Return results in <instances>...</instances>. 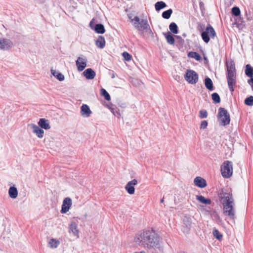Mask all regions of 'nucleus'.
Listing matches in <instances>:
<instances>
[{
  "label": "nucleus",
  "mask_w": 253,
  "mask_h": 253,
  "mask_svg": "<svg viewBox=\"0 0 253 253\" xmlns=\"http://www.w3.org/2000/svg\"><path fill=\"white\" fill-rule=\"evenodd\" d=\"M84 76L87 80H92L96 75L95 72L91 68H88L83 72Z\"/></svg>",
  "instance_id": "17"
},
{
  "label": "nucleus",
  "mask_w": 253,
  "mask_h": 253,
  "mask_svg": "<svg viewBox=\"0 0 253 253\" xmlns=\"http://www.w3.org/2000/svg\"><path fill=\"white\" fill-rule=\"evenodd\" d=\"M205 86L207 89L210 90H213V84L211 80L209 78H207L205 80Z\"/></svg>",
  "instance_id": "24"
},
{
  "label": "nucleus",
  "mask_w": 253,
  "mask_h": 253,
  "mask_svg": "<svg viewBox=\"0 0 253 253\" xmlns=\"http://www.w3.org/2000/svg\"><path fill=\"white\" fill-rule=\"evenodd\" d=\"M166 6V4L163 1H158L155 4V9L157 11L165 8Z\"/></svg>",
  "instance_id": "30"
},
{
  "label": "nucleus",
  "mask_w": 253,
  "mask_h": 253,
  "mask_svg": "<svg viewBox=\"0 0 253 253\" xmlns=\"http://www.w3.org/2000/svg\"><path fill=\"white\" fill-rule=\"evenodd\" d=\"M101 95L104 97L105 99L106 100L109 101L111 99V97L109 94L107 92V91L105 89H101Z\"/></svg>",
  "instance_id": "34"
},
{
  "label": "nucleus",
  "mask_w": 253,
  "mask_h": 253,
  "mask_svg": "<svg viewBox=\"0 0 253 253\" xmlns=\"http://www.w3.org/2000/svg\"><path fill=\"white\" fill-rule=\"evenodd\" d=\"M8 195L12 199H15L18 196V190L14 186L10 187L8 190Z\"/></svg>",
  "instance_id": "20"
},
{
  "label": "nucleus",
  "mask_w": 253,
  "mask_h": 253,
  "mask_svg": "<svg viewBox=\"0 0 253 253\" xmlns=\"http://www.w3.org/2000/svg\"><path fill=\"white\" fill-rule=\"evenodd\" d=\"M169 29L170 31L173 34L178 33L177 26L175 23H171L169 26Z\"/></svg>",
  "instance_id": "29"
},
{
  "label": "nucleus",
  "mask_w": 253,
  "mask_h": 253,
  "mask_svg": "<svg viewBox=\"0 0 253 253\" xmlns=\"http://www.w3.org/2000/svg\"><path fill=\"white\" fill-rule=\"evenodd\" d=\"M138 183L137 180L134 179L131 181H129L125 186V189L126 192L130 195H132L135 192L134 186Z\"/></svg>",
  "instance_id": "13"
},
{
  "label": "nucleus",
  "mask_w": 253,
  "mask_h": 253,
  "mask_svg": "<svg viewBox=\"0 0 253 253\" xmlns=\"http://www.w3.org/2000/svg\"><path fill=\"white\" fill-rule=\"evenodd\" d=\"M95 31L99 34H103L105 31L104 26L101 24H97L95 25Z\"/></svg>",
  "instance_id": "28"
},
{
  "label": "nucleus",
  "mask_w": 253,
  "mask_h": 253,
  "mask_svg": "<svg viewBox=\"0 0 253 253\" xmlns=\"http://www.w3.org/2000/svg\"><path fill=\"white\" fill-rule=\"evenodd\" d=\"M232 13L233 15L238 16L240 15L241 13L240 10L238 7H234L232 8Z\"/></svg>",
  "instance_id": "37"
},
{
  "label": "nucleus",
  "mask_w": 253,
  "mask_h": 253,
  "mask_svg": "<svg viewBox=\"0 0 253 253\" xmlns=\"http://www.w3.org/2000/svg\"><path fill=\"white\" fill-rule=\"evenodd\" d=\"M134 253H146L144 251H141L140 252H135Z\"/></svg>",
  "instance_id": "44"
},
{
  "label": "nucleus",
  "mask_w": 253,
  "mask_h": 253,
  "mask_svg": "<svg viewBox=\"0 0 253 253\" xmlns=\"http://www.w3.org/2000/svg\"><path fill=\"white\" fill-rule=\"evenodd\" d=\"M172 13L171 9H168L162 13V16L165 19H169Z\"/></svg>",
  "instance_id": "32"
},
{
  "label": "nucleus",
  "mask_w": 253,
  "mask_h": 253,
  "mask_svg": "<svg viewBox=\"0 0 253 253\" xmlns=\"http://www.w3.org/2000/svg\"><path fill=\"white\" fill-rule=\"evenodd\" d=\"M188 56L193 58L197 60H199L201 59V56L198 53L196 52H190L188 53Z\"/></svg>",
  "instance_id": "33"
},
{
  "label": "nucleus",
  "mask_w": 253,
  "mask_h": 253,
  "mask_svg": "<svg viewBox=\"0 0 253 253\" xmlns=\"http://www.w3.org/2000/svg\"><path fill=\"white\" fill-rule=\"evenodd\" d=\"M248 83L251 85L252 89L253 90V77L248 81Z\"/></svg>",
  "instance_id": "42"
},
{
  "label": "nucleus",
  "mask_w": 253,
  "mask_h": 253,
  "mask_svg": "<svg viewBox=\"0 0 253 253\" xmlns=\"http://www.w3.org/2000/svg\"><path fill=\"white\" fill-rule=\"evenodd\" d=\"M96 45L100 48H103L105 45V40L104 37L101 36H99L96 41Z\"/></svg>",
  "instance_id": "22"
},
{
  "label": "nucleus",
  "mask_w": 253,
  "mask_h": 253,
  "mask_svg": "<svg viewBox=\"0 0 253 253\" xmlns=\"http://www.w3.org/2000/svg\"><path fill=\"white\" fill-rule=\"evenodd\" d=\"M91 111L90 110L89 106L86 104H83L81 107V115L84 118L89 117L91 114Z\"/></svg>",
  "instance_id": "15"
},
{
  "label": "nucleus",
  "mask_w": 253,
  "mask_h": 253,
  "mask_svg": "<svg viewBox=\"0 0 253 253\" xmlns=\"http://www.w3.org/2000/svg\"><path fill=\"white\" fill-rule=\"evenodd\" d=\"M109 109L115 116L119 118L121 116L120 110L117 108L110 107Z\"/></svg>",
  "instance_id": "31"
},
{
  "label": "nucleus",
  "mask_w": 253,
  "mask_h": 253,
  "mask_svg": "<svg viewBox=\"0 0 253 253\" xmlns=\"http://www.w3.org/2000/svg\"><path fill=\"white\" fill-rule=\"evenodd\" d=\"M185 79L191 84H195L198 81V75L194 71L191 70H187L185 75Z\"/></svg>",
  "instance_id": "8"
},
{
  "label": "nucleus",
  "mask_w": 253,
  "mask_h": 253,
  "mask_svg": "<svg viewBox=\"0 0 253 253\" xmlns=\"http://www.w3.org/2000/svg\"><path fill=\"white\" fill-rule=\"evenodd\" d=\"M227 80L229 88L231 92H233L236 83V69L235 64L233 63L227 65Z\"/></svg>",
  "instance_id": "3"
},
{
  "label": "nucleus",
  "mask_w": 253,
  "mask_h": 253,
  "mask_svg": "<svg viewBox=\"0 0 253 253\" xmlns=\"http://www.w3.org/2000/svg\"><path fill=\"white\" fill-rule=\"evenodd\" d=\"M128 17L133 27L137 30L139 31L149 30L151 31L147 20L140 19L137 16H134L133 18H132L131 16H129Z\"/></svg>",
  "instance_id": "4"
},
{
  "label": "nucleus",
  "mask_w": 253,
  "mask_h": 253,
  "mask_svg": "<svg viewBox=\"0 0 253 253\" xmlns=\"http://www.w3.org/2000/svg\"><path fill=\"white\" fill-rule=\"evenodd\" d=\"M219 197L221 200L223 207L224 213L228 215L230 218L234 219L235 211L234 208V201L232 193L227 192L222 189L219 193Z\"/></svg>",
  "instance_id": "2"
},
{
  "label": "nucleus",
  "mask_w": 253,
  "mask_h": 253,
  "mask_svg": "<svg viewBox=\"0 0 253 253\" xmlns=\"http://www.w3.org/2000/svg\"><path fill=\"white\" fill-rule=\"evenodd\" d=\"M218 119L219 125L221 126H225L229 124L230 122V116L226 109L223 108L219 109Z\"/></svg>",
  "instance_id": "5"
},
{
  "label": "nucleus",
  "mask_w": 253,
  "mask_h": 253,
  "mask_svg": "<svg viewBox=\"0 0 253 253\" xmlns=\"http://www.w3.org/2000/svg\"><path fill=\"white\" fill-rule=\"evenodd\" d=\"M246 75L249 77H253V68L250 65L248 64L246 66L245 70Z\"/></svg>",
  "instance_id": "27"
},
{
  "label": "nucleus",
  "mask_w": 253,
  "mask_h": 253,
  "mask_svg": "<svg viewBox=\"0 0 253 253\" xmlns=\"http://www.w3.org/2000/svg\"><path fill=\"white\" fill-rule=\"evenodd\" d=\"M93 23V20H91L90 22V25L91 26L92 24Z\"/></svg>",
  "instance_id": "46"
},
{
  "label": "nucleus",
  "mask_w": 253,
  "mask_h": 253,
  "mask_svg": "<svg viewBox=\"0 0 253 253\" xmlns=\"http://www.w3.org/2000/svg\"><path fill=\"white\" fill-rule=\"evenodd\" d=\"M216 33L211 25H209L206 27L205 31L203 32L201 34L203 40L207 43L209 42L210 37L211 39H214Z\"/></svg>",
  "instance_id": "7"
},
{
  "label": "nucleus",
  "mask_w": 253,
  "mask_h": 253,
  "mask_svg": "<svg viewBox=\"0 0 253 253\" xmlns=\"http://www.w3.org/2000/svg\"><path fill=\"white\" fill-rule=\"evenodd\" d=\"M208 126V122L207 121H202L200 125V129H205Z\"/></svg>",
  "instance_id": "41"
},
{
  "label": "nucleus",
  "mask_w": 253,
  "mask_h": 253,
  "mask_svg": "<svg viewBox=\"0 0 253 253\" xmlns=\"http://www.w3.org/2000/svg\"><path fill=\"white\" fill-rule=\"evenodd\" d=\"M123 56L126 61H129L131 60V56L127 52H124L122 54Z\"/></svg>",
  "instance_id": "40"
},
{
  "label": "nucleus",
  "mask_w": 253,
  "mask_h": 253,
  "mask_svg": "<svg viewBox=\"0 0 253 253\" xmlns=\"http://www.w3.org/2000/svg\"><path fill=\"white\" fill-rule=\"evenodd\" d=\"M38 126L42 128L45 130L49 129L51 126L49 124V121L44 118H41L38 123Z\"/></svg>",
  "instance_id": "16"
},
{
  "label": "nucleus",
  "mask_w": 253,
  "mask_h": 253,
  "mask_svg": "<svg viewBox=\"0 0 253 253\" xmlns=\"http://www.w3.org/2000/svg\"><path fill=\"white\" fill-rule=\"evenodd\" d=\"M199 117L201 119L206 118L208 117V112L205 110H201L199 111Z\"/></svg>",
  "instance_id": "38"
},
{
  "label": "nucleus",
  "mask_w": 253,
  "mask_h": 253,
  "mask_svg": "<svg viewBox=\"0 0 253 253\" xmlns=\"http://www.w3.org/2000/svg\"><path fill=\"white\" fill-rule=\"evenodd\" d=\"M184 226L182 228L183 232L185 234H188L192 225L191 222L188 218L186 217L184 219Z\"/></svg>",
  "instance_id": "19"
},
{
  "label": "nucleus",
  "mask_w": 253,
  "mask_h": 253,
  "mask_svg": "<svg viewBox=\"0 0 253 253\" xmlns=\"http://www.w3.org/2000/svg\"><path fill=\"white\" fill-rule=\"evenodd\" d=\"M221 173L225 178L230 177L233 173V165L232 162L227 161L221 166Z\"/></svg>",
  "instance_id": "6"
},
{
  "label": "nucleus",
  "mask_w": 253,
  "mask_h": 253,
  "mask_svg": "<svg viewBox=\"0 0 253 253\" xmlns=\"http://www.w3.org/2000/svg\"><path fill=\"white\" fill-rule=\"evenodd\" d=\"M72 204V200L71 198L69 197L65 198L62 205L61 213H65L68 212Z\"/></svg>",
  "instance_id": "12"
},
{
  "label": "nucleus",
  "mask_w": 253,
  "mask_h": 253,
  "mask_svg": "<svg viewBox=\"0 0 253 253\" xmlns=\"http://www.w3.org/2000/svg\"><path fill=\"white\" fill-rule=\"evenodd\" d=\"M51 74L55 77L59 81H63L65 79L64 76L58 71H56L55 70L51 69Z\"/></svg>",
  "instance_id": "21"
},
{
  "label": "nucleus",
  "mask_w": 253,
  "mask_h": 253,
  "mask_svg": "<svg viewBox=\"0 0 253 253\" xmlns=\"http://www.w3.org/2000/svg\"><path fill=\"white\" fill-rule=\"evenodd\" d=\"M196 199L201 203L205 205H210L211 204V201L210 199H206L202 195H197Z\"/></svg>",
  "instance_id": "23"
},
{
  "label": "nucleus",
  "mask_w": 253,
  "mask_h": 253,
  "mask_svg": "<svg viewBox=\"0 0 253 253\" xmlns=\"http://www.w3.org/2000/svg\"><path fill=\"white\" fill-rule=\"evenodd\" d=\"M69 232L70 233H72L74 236L77 238L79 237V231L78 229V225L75 222H71L69 226Z\"/></svg>",
  "instance_id": "14"
},
{
  "label": "nucleus",
  "mask_w": 253,
  "mask_h": 253,
  "mask_svg": "<svg viewBox=\"0 0 253 253\" xmlns=\"http://www.w3.org/2000/svg\"><path fill=\"white\" fill-rule=\"evenodd\" d=\"M212 99L215 103L220 102V98L217 93H213L211 95Z\"/></svg>",
  "instance_id": "35"
},
{
  "label": "nucleus",
  "mask_w": 253,
  "mask_h": 253,
  "mask_svg": "<svg viewBox=\"0 0 253 253\" xmlns=\"http://www.w3.org/2000/svg\"><path fill=\"white\" fill-rule=\"evenodd\" d=\"M165 35L167 41L169 44H173L174 43V39L169 32L165 34Z\"/></svg>",
  "instance_id": "25"
},
{
  "label": "nucleus",
  "mask_w": 253,
  "mask_h": 253,
  "mask_svg": "<svg viewBox=\"0 0 253 253\" xmlns=\"http://www.w3.org/2000/svg\"><path fill=\"white\" fill-rule=\"evenodd\" d=\"M245 103L247 105L253 106V96H250L247 98L245 100Z\"/></svg>",
  "instance_id": "36"
},
{
  "label": "nucleus",
  "mask_w": 253,
  "mask_h": 253,
  "mask_svg": "<svg viewBox=\"0 0 253 253\" xmlns=\"http://www.w3.org/2000/svg\"><path fill=\"white\" fill-rule=\"evenodd\" d=\"M110 75H111V78L113 79L115 78L116 76V73L113 71L110 72Z\"/></svg>",
  "instance_id": "43"
},
{
  "label": "nucleus",
  "mask_w": 253,
  "mask_h": 253,
  "mask_svg": "<svg viewBox=\"0 0 253 253\" xmlns=\"http://www.w3.org/2000/svg\"><path fill=\"white\" fill-rule=\"evenodd\" d=\"M60 242L54 239H51L48 242L49 247L51 248H56L59 245Z\"/></svg>",
  "instance_id": "26"
},
{
  "label": "nucleus",
  "mask_w": 253,
  "mask_h": 253,
  "mask_svg": "<svg viewBox=\"0 0 253 253\" xmlns=\"http://www.w3.org/2000/svg\"><path fill=\"white\" fill-rule=\"evenodd\" d=\"M213 234L215 238H216L218 240L221 239L222 237V235L220 233V232L216 229L213 230Z\"/></svg>",
  "instance_id": "39"
},
{
  "label": "nucleus",
  "mask_w": 253,
  "mask_h": 253,
  "mask_svg": "<svg viewBox=\"0 0 253 253\" xmlns=\"http://www.w3.org/2000/svg\"><path fill=\"white\" fill-rule=\"evenodd\" d=\"M136 244L145 249L163 251L159 235L153 230H146L139 232L134 237Z\"/></svg>",
  "instance_id": "1"
},
{
  "label": "nucleus",
  "mask_w": 253,
  "mask_h": 253,
  "mask_svg": "<svg viewBox=\"0 0 253 253\" xmlns=\"http://www.w3.org/2000/svg\"><path fill=\"white\" fill-rule=\"evenodd\" d=\"M87 59L85 57H79L76 61V65L78 71H83L87 66Z\"/></svg>",
  "instance_id": "10"
},
{
  "label": "nucleus",
  "mask_w": 253,
  "mask_h": 253,
  "mask_svg": "<svg viewBox=\"0 0 253 253\" xmlns=\"http://www.w3.org/2000/svg\"><path fill=\"white\" fill-rule=\"evenodd\" d=\"M195 185L200 188H204L206 186V180L199 176L196 177L194 180Z\"/></svg>",
  "instance_id": "18"
},
{
  "label": "nucleus",
  "mask_w": 253,
  "mask_h": 253,
  "mask_svg": "<svg viewBox=\"0 0 253 253\" xmlns=\"http://www.w3.org/2000/svg\"><path fill=\"white\" fill-rule=\"evenodd\" d=\"M14 46L13 42L7 38H0V49L3 51H8Z\"/></svg>",
  "instance_id": "9"
},
{
  "label": "nucleus",
  "mask_w": 253,
  "mask_h": 253,
  "mask_svg": "<svg viewBox=\"0 0 253 253\" xmlns=\"http://www.w3.org/2000/svg\"><path fill=\"white\" fill-rule=\"evenodd\" d=\"M164 202V198H162L161 200V203H163Z\"/></svg>",
  "instance_id": "45"
},
{
  "label": "nucleus",
  "mask_w": 253,
  "mask_h": 253,
  "mask_svg": "<svg viewBox=\"0 0 253 253\" xmlns=\"http://www.w3.org/2000/svg\"><path fill=\"white\" fill-rule=\"evenodd\" d=\"M28 126L32 129L33 132L37 135L39 138H42L43 137L44 130L39 126H37L35 124H30Z\"/></svg>",
  "instance_id": "11"
}]
</instances>
